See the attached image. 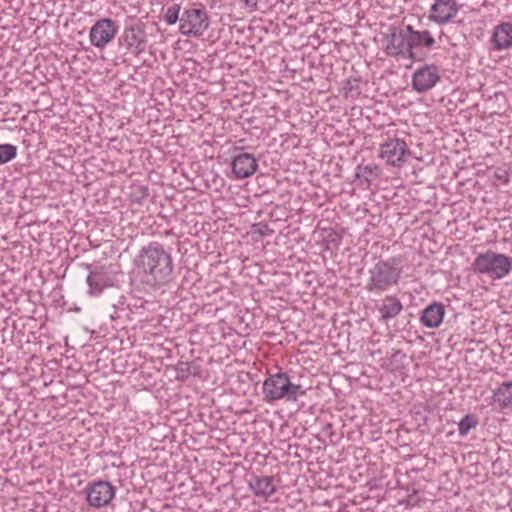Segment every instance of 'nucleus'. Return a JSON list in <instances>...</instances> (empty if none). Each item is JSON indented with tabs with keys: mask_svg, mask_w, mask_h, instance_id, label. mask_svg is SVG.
<instances>
[{
	"mask_svg": "<svg viewBox=\"0 0 512 512\" xmlns=\"http://www.w3.org/2000/svg\"><path fill=\"white\" fill-rule=\"evenodd\" d=\"M181 7L180 4L174 3L170 5L165 13H164V21L167 25L171 26L177 23V21H180L181 15H180Z\"/></svg>",
	"mask_w": 512,
	"mask_h": 512,
	"instance_id": "22",
	"label": "nucleus"
},
{
	"mask_svg": "<svg viewBox=\"0 0 512 512\" xmlns=\"http://www.w3.org/2000/svg\"><path fill=\"white\" fill-rule=\"evenodd\" d=\"M400 263L396 257L376 262L368 270L365 290L373 295H382L397 286L402 275Z\"/></svg>",
	"mask_w": 512,
	"mask_h": 512,
	"instance_id": "2",
	"label": "nucleus"
},
{
	"mask_svg": "<svg viewBox=\"0 0 512 512\" xmlns=\"http://www.w3.org/2000/svg\"><path fill=\"white\" fill-rule=\"evenodd\" d=\"M231 165L237 178H246L256 171V158L252 154L242 153L233 159Z\"/></svg>",
	"mask_w": 512,
	"mask_h": 512,
	"instance_id": "17",
	"label": "nucleus"
},
{
	"mask_svg": "<svg viewBox=\"0 0 512 512\" xmlns=\"http://www.w3.org/2000/svg\"><path fill=\"white\" fill-rule=\"evenodd\" d=\"M86 269L89 271L86 282L90 294L98 295L105 287L112 285L111 279L103 266H96L92 269V265L86 264Z\"/></svg>",
	"mask_w": 512,
	"mask_h": 512,
	"instance_id": "15",
	"label": "nucleus"
},
{
	"mask_svg": "<svg viewBox=\"0 0 512 512\" xmlns=\"http://www.w3.org/2000/svg\"><path fill=\"white\" fill-rule=\"evenodd\" d=\"M460 5L456 0H435L431 5L428 19L429 21L443 26L454 20L458 15Z\"/></svg>",
	"mask_w": 512,
	"mask_h": 512,
	"instance_id": "10",
	"label": "nucleus"
},
{
	"mask_svg": "<svg viewBox=\"0 0 512 512\" xmlns=\"http://www.w3.org/2000/svg\"><path fill=\"white\" fill-rule=\"evenodd\" d=\"M127 50L140 54L145 50L146 32L145 24L141 21L126 25L120 38Z\"/></svg>",
	"mask_w": 512,
	"mask_h": 512,
	"instance_id": "11",
	"label": "nucleus"
},
{
	"mask_svg": "<svg viewBox=\"0 0 512 512\" xmlns=\"http://www.w3.org/2000/svg\"><path fill=\"white\" fill-rule=\"evenodd\" d=\"M85 491L88 504L94 508H102L110 504L116 489L110 482L100 480L88 483Z\"/></svg>",
	"mask_w": 512,
	"mask_h": 512,
	"instance_id": "7",
	"label": "nucleus"
},
{
	"mask_svg": "<svg viewBox=\"0 0 512 512\" xmlns=\"http://www.w3.org/2000/svg\"><path fill=\"white\" fill-rule=\"evenodd\" d=\"M263 393L270 401L279 399L295 401L299 396H303L305 391L300 385L291 383L286 374L276 373L264 381Z\"/></svg>",
	"mask_w": 512,
	"mask_h": 512,
	"instance_id": "4",
	"label": "nucleus"
},
{
	"mask_svg": "<svg viewBox=\"0 0 512 512\" xmlns=\"http://www.w3.org/2000/svg\"><path fill=\"white\" fill-rule=\"evenodd\" d=\"M478 425V419L473 414H466L458 423V432L461 436H466Z\"/></svg>",
	"mask_w": 512,
	"mask_h": 512,
	"instance_id": "21",
	"label": "nucleus"
},
{
	"mask_svg": "<svg viewBox=\"0 0 512 512\" xmlns=\"http://www.w3.org/2000/svg\"><path fill=\"white\" fill-rule=\"evenodd\" d=\"M118 27L116 22L110 18H101L91 27L89 38L96 48H104L116 36Z\"/></svg>",
	"mask_w": 512,
	"mask_h": 512,
	"instance_id": "9",
	"label": "nucleus"
},
{
	"mask_svg": "<svg viewBox=\"0 0 512 512\" xmlns=\"http://www.w3.org/2000/svg\"><path fill=\"white\" fill-rule=\"evenodd\" d=\"M445 306L441 302H432L423 309L420 322L426 328H438L445 317Z\"/></svg>",
	"mask_w": 512,
	"mask_h": 512,
	"instance_id": "16",
	"label": "nucleus"
},
{
	"mask_svg": "<svg viewBox=\"0 0 512 512\" xmlns=\"http://www.w3.org/2000/svg\"><path fill=\"white\" fill-rule=\"evenodd\" d=\"M210 19L204 8H185L181 14L179 32L186 37H201L208 29Z\"/></svg>",
	"mask_w": 512,
	"mask_h": 512,
	"instance_id": "5",
	"label": "nucleus"
},
{
	"mask_svg": "<svg viewBox=\"0 0 512 512\" xmlns=\"http://www.w3.org/2000/svg\"><path fill=\"white\" fill-rule=\"evenodd\" d=\"M278 484L279 480L272 476L258 479V497L268 499L276 492Z\"/></svg>",
	"mask_w": 512,
	"mask_h": 512,
	"instance_id": "20",
	"label": "nucleus"
},
{
	"mask_svg": "<svg viewBox=\"0 0 512 512\" xmlns=\"http://www.w3.org/2000/svg\"><path fill=\"white\" fill-rule=\"evenodd\" d=\"M491 51H504L512 47V23L502 22L493 28L489 40Z\"/></svg>",
	"mask_w": 512,
	"mask_h": 512,
	"instance_id": "14",
	"label": "nucleus"
},
{
	"mask_svg": "<svg viewBox=\"0 0 512 512\" xmlns=\"http://www.w3.org/2000/svg\"><path fill=\"white\" fill-rule=\"evenodd\" d=\"M179 370L182 372V373H187V374H190V364L188 362H182L180 363V368Z\"/></svg>",
	"mask_w": 512,
	"mask_h": 512,
	"instance_id": "26",
	"label": "nucleus"
},
{
	"mask_svg": "<svg viewBox=\"0 0 512 512\" xmlns=\"http://www.w3.org/2000/svg\"><path fill=\"white\" fill-rule=\"evenodd\" d=\"M357 178L363 180L366 183H370L377 176L376 166H359L356 173Z\"/></svg>",
	"mask_w": 512,
	"mask_h": 512,
	"instance_id": "23",
	"label": "nucleus"
},
{
	"mask_svg": "<svg viewBox=\"0 0 512 512\" xmlns=\"http://www.w3.org/2000/svg\"><path fill=\"white\" fill-rule=\"evenodd\" d=\"M411 151L403 139L391 138L379 147L378 156L387 165L401 168L407 162Z\"/></svg>",
	"mask_w": 512,
	"mask_h": 512,
	"instance_id": "6",
	"label": "nucleus"
},
{
	"mask_svg": "<svg viewBox=\"0 0 512 512\" xmlns=\"http://www.w3.org/2000/svg\"><path fill=\"white\" fill-rule=\"evenodd\" d=\"M17 156V147L12 144H0V165H3Z\"/></svg>",
	"mask_w": 512,
	"mask_h": 512,
	"instance_id": "24",
	"label": "nucleus"
},
{
	"mask_svg": "<svg viewBox=\"0 0 512 512\" xmlns=\"http://www.w3.org/2000/svg\"><path fill=\"white\" fill-rule=\"evenodd\" d=\"M440 78L439 68L436 65L424 64L414 70L411 85L414 91L424 93L434 88Z\"/></svg>",
	"mask_w": 512,
	"mask_h": 512,
	"instance_id": "8",
	"label": "nucleus"
},
{
	"mask_svg": "<svg viewBox=\"0 0 512 512\" xmlns=\"http://www.w3.org/2000/svg\"><path fill=\"white\" fill-rule=\"evenodd\" d=\"M403 310L401 301L395 295L385 296L378 306L380 320L387 323L396 318Z\"/></svg>",
	"mask_w": 512,
	"mask_h": 512,
	"instance_id": "19",
	"label": "nucleus"
},
{
	"mask_svg": "<svg viewBox=\"0 0 512 512\" xmlns=\"http://www.w3.org/2000/svg\"><path fill=\"white\" fill-rule=\"evenodd\" d=\"M238 4L246 13H252L256 10V0H238Z\"/></svg>",
	"mask_w": 512,
	"mask_h": 512,
	"instance_id": "25",
	"label": "nucleus"
},
{
	"mask_svg": "<svg viewBox=\"0 0 512 512\" xmlns=\"http://www.w3.org/2000/svg\"><path fill=\"white\" fill-rule=\"evenodd\" d=\"M406 31L410 46V57H413L414 48H431L435 44V39L428 30L417 31L411 25H406Z\"/></svg>",
	"mask_w": 512,
	"mask_h": 512,
	"instance_id": "18",
	"label": "nucleus"
},
{
	"mask_svg": "<svg viewBox=\"0 0 512 512\" xmlns=\"http://www.w3.org/2000/svg\"><path fill=\"white\" fill-rule=\"evenodd\" d=\"M490 405L500 413L512 411V381H504L492 391Z\"/></svg>",
	"mask_w": 512,
	"mask_h": 512,
	"instance_id": "13",
	"label": "nucleus"
},
{
	"mask_svg": "<svg viewBox=\"0 0 512 512\" xmlns=\"http://www.w3.org/2000/svg\"><path fill=\"white\" fill-rule=\"evenodd\" d=\"M385 53L393 57H410L406 26L390 30V33L386 36Z\"/></svg>",
	"mask_w": 512,
	"mask_h": 512,
	"instance_id": "12",
	"label": "nucleus"
},
{
	"mask_svg": "<svg viewBox=\"0 0 512 512\" xmlns=\"http://www.w3.org/2000/svg\"><path fill=\"white\" fill-rule=\"evenodd\" d=\"M136 266L144 274V281L150 285H165L170 282L173 272V261L162 244L150 242L141 248L135 260Z\"/></svg>",
	"mask_w": 512,
	"mask_h": 512,
	"instance_id": "1",
	"label": "nucleus"
},
{
	"mask_svg": "<svg viewBox=\"0 0 512 512\" xmlns=\"http://www.w3.org/2000/svg\"><path fill=\"white\" fill-rule=\"evenodd\" d=\"M472 270L478 275H485L492 280H500L512 271V258L492 250L477 254Z\"/></svg>",
	"mask_w": 512,
	"mask_h": 512,
	"instance_id": "3",
	"label": "nucleus"
}]
</instances>
